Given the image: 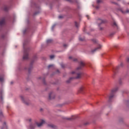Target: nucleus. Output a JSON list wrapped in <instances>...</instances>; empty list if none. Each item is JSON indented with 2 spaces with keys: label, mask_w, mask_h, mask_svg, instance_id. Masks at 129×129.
<instances>
[{
  "label": "nucleus",
  "mask_w": 129,
  "mask_h": 129,
  "mask_svg": "<svg viewBox=\"0 0 129 129\" xmlns=\"http://www.w3.org/2000/svg\"><path fill=\"white\" fill-rule=\"evenodd\" d=\"M84 66H85V62H83L82 61H81L80 62V63H79V67H78L77 68V70H76V72H73L72 73V74H74L75 73H76V74H77L76 77H75V78H73V77L70 78L69 79V80L67 81V83H70V82L72 80V79H74V78H76V79H80V78H81V77H82V75L83 74V73H82V72H79L78 71L79 70H81V69H82V68H83L84 67Z\"/></svg>",
  "instance_id": "obj_1"
},
{
  "label": "nucleus",
  "mask_w": 129,
  "mask_h": 129,
  "mask_svg": "<svg viewBox=\"0 0 129 129\" xmlns=\"http://www.w3.org/2000/svg\"><path fill=\"white\" fill-rule=\"evenodd\" d=\"M44 123H45V120L44 119L41 120L40 123H38V122H36L34 123H31L29 124L28 129H35L37 126L40 127L42 126Z\"/></svg>",
  "instance_id": "obj_2"
},
{
  "label": "nucleus",
  "mask_w": 129,
  "mask_h": 129,
  "mask_svg": "<svg viewBox=\"0 0 129 129\" xmlns=\"http://www.w3.org/2000/svg\"><path fill=\"white\" fill-rule=\"evenodd\" d=\"M23 60H28L29 59V48L26 47V42L23 43Z\"/></svg>",
  "instance_id": "obj_3"
},
{
  "label": "nucleus",
  "mask_w": 129,
  "mask_h": 129,
  "mask_svg": "<svg viewBox=\"0 0 129 129\" xmlns=\"http://www.w3.org/2000/svg\"><path fill=\"white\" fill-rule=\"evenodd\" d=\"M122 67H123V63L121 62L120 65L116 68H114L113 69L112 72H113V78L116 75V73H117V71L118 70V69L122 68Z\"/></svg>",
  "instance_id": "obj_4"
},
{
  "label": "nucleus",
  "mask_w": 129,
  "mask_h": 129,
  "mask_svg": "<svg viewBox=\"0 0 129 129\" xmlns=\"http://www.w3.org/2000/svg\"><path fill=\"white\" fill-rule=\"evenodd\" d=\"M118 88L117 87L115 88L113 90H112L109 96V101H111V99L114 97V93L117 91Z\"/></svg>",
  "instance_id": "obj_5"
},
{
  "label": "nucleus",
  "mask_w": 129,
  "mask_h": 129,
  "mask_svg": "<svg viewBox=\"0 0 129 129\" xmlns=\"http://www.w3.org/2000/svg\"><path fill=\"white\" fill-rule=\"evenodd\" d=\"M102 48V45L100 44H98L97 48H95L94 50L91 51L92 53H95L96 51H98V50H100Z\"/></svg>",
  "instance_id": "obj_6"
},
{
  "label": "nucleus",
  "mask_w": 129,
  "mask_h": 129,
  "mask_svg": "<svg viewBox=\"0 0 129 129\" xmlns=\"http://www.w3.org/2000/svg\"><path fill=\"white\" fill-rule=\"evenodd\" d=\"M55 98V94L53 92H50L49 94V99H54Z\"/></svg>",
  "instance_id": "obj_7"
},
{
  "label": "nucleus",
  "mask_w": 129,
  "mask_h": 129,
  "mask_svg": "<svg viewBox=\"0 0 129 129\" xmlns=\"http://www.w3.org/2000/svg\"><path fill=\"white\" fill-rule=\"evenodd\" d=\"M84 89H85V87L82 86L79 90V92H80V93H81V92H83Z\"/></svg>",
  "instance_id": "obj_8"
},
{
  "label": "nucleus",
  "mask_w": 129,
  "mask_h": 129,
  "mask_svg": "<svg viewBox=\"0 0 129 129\" xmlns=\"http://www.w3.org/2000/svg\"><path fill=\"white\" fill-rule=\"evenodd\" d=\"M118 11H119L120 12H121V13L122 14H125L126 13H129V10H127L126 12L125 11H123V10H122V8H119L118 9Z\"/></svg>",
  "instance_id": "obj_9"
},
{
  "label": "nucleus",
  "mask_w": 129,
  "mask_h": 129,
  "mask_svg": "<svg viewBox=\"0 0 129 129\" xmlns=\"http://www.w3.org/2000/svg\"><path fill=\"white\" fill-rule=\"evenodd\" d=\"M20 98H21V100L23 101L24 103L26 104V105H29V102L25 101V99H24V97L23 96H21Z\"/></svg>",
  "instance_id": "obj_10"
},
{
  "label": "nucleus",
  "mask_w": 129,
  "mask_h": 129,
  "mask_svg": "<svg viewBox=\"0 0 129 129\" xmlns=\"http://www.w3.org/2000/svg\"><path fill=\"white\" fill-rule=\"evenodd\" d=\"M5 19L3 18L1 21H0V26H4L5 25Z\"/></svg>",
  "instance_id": "obj_11"
},
{
  "label": "nucleus",
  "mask_w": 129,
  "mask_h": 129,
  "mask_svg": "<svg viewBox=\"0 0 129 129\" xmlns=\"http://www.w3.org/2000/svg\"><path fill=\"white\" fill-rule=\"evenodd\" d=\"M97 23H98V26H100L101 24H103V23H104V20H102L101 19H98L97 20Z\"/></svg>",
  "instance_id": "obj_12"
},
{
  "label": "nucleus",
  "mask_w": 129,
  "mask_h": 129,
  "mask_svg": "<svg viewBox=\"0 0 129 129\" xmlns=\"http://www.w3.org/2000/svg\"><path fill=\"white\" fill-rule=\"evenodd\" d=\"M32 69H33V65L32 64V62L30 63V66L29 67V68L28 69V71L29 72V73H30L31 72V71H32Z\"/></svg>",
  "instance_id": "obj_13"
},
{
  "label": "nucleus",
  "mask_w": 129,
  "mask_h": 129,
  "mask_svg": "<svg viewBox=\"0 0 129 129\" xmlns=\"http://www.w3.org/2000/svg\"><path fill=\"white\" fill-rule=\"evenodd\" d=\"M48 126H49V127H50L51 128H56V125L53 124H48Z\"/></svg>",
  "instance_id": "obj_14"
},
{
  "label": "nucleus",
  "mask_w": 129,
  "mask_h": 129,
  "mask_svg": "<svg viewBox=\"0 0 129 129\" xmlns=\"http://www.w3.org/2000/svg\"><path fill=\"white\" fill-rule=\"evenodd\" d=\"M3 10L5 12H8V11H9V7H8V6H4L3 8Z\"/></svg>",
  "instance_id": "obj_15"
},
{
  "label": "nucleus",
  "mask_w": 129,
  "mask_h": 129,
  "mask_svg": "<svg viewBox=\"0 0 129 129\" xmlns=\"http://www.w3.org/2000/svg\"><path fill=\"white\" fill-rule=\"evenodd\" d=\"M46 42L47 44H49L50 43H52V42H53V40L52 39H48L46 40Z\"/></svg>",
  "instance_id": "obj_16"
},
{
  "label": "nucleus",
  "mask_w": 129,
  "mask_h": 129,
  "mask_svg": "<svg viewBox=\"0 0 129 129\" xmlns=\"http://www.w3.org/2000/svg\"><path fill=\"white\" fill-rule=\"evenodd\" d=\"M54 67V65L53 64H50L48 66V69H50V68H52Z\"/></svg>",
  "instance_id": "obj_17"
},
{
  "label": "nucleus",
  "mask_w": 129,
  "mask_h": 129,
  "mask_svg": "<svg viewBox=\"0 0 129 129\" xmlns=\"http://www.w3.org/2000/svg\"><path fill=\"white\" fill-rule=\"evenodd\" d=\"M55 27H56V24H53V25H52V27H51V30H52V31H53L54 28H55Z\"/></svg>",
  "instance_id": "obj_18"
},
{
  "label": "nucleus",
  "mask_w": 129,
  "mask_h": 129,
  "mask_svg": "<svg viewBox=\"0 0 129 129\" xmlns=\"http://www.w3.org/2000/svg\"><path fill=\"white\" fill-rule=\"evenodd\" d=\"M39 79H42V81L43 82V83H44V84H46V83L45 82V79L42 78V77H40V78H39Z\"/></svg>",
  "instance_id": "obj_19"
},
{
  "label": "nucleus",
  "mask_w": 129,
  "mask_h": 129,
  "mask_svg": "<svg viewBox=\"0 0 129 129\" xmlns=\"http://www.w3.org/2000/svg\"><path fill=\"white\" fill-rule=\"evenodd\" d=\"M74 3H76L77 5L79 4V1L78 0H74Z\"/></svg>",
  "instance_id": "obj_20"
},
{
  "label": "nucleus",
  "mask_w": 129,
  "mask_h": 129,
  "mask_svg": "<svg viewBox=\"0 0 129 129\" xmlns=\"http://www.w3.org/2000/svg\"><path fill=\"white\" fill-rule=\"evenodd\" d=\"M79 39L80 40V41H84V40H85V39L84 38H81V37H79Z\"/></svg>",
  "instance_id": "obj_21"
},
{
  "label": "nucleus",
  "mask_w": 129,
  "mask_h": 129,
  "mask_svg": "<svg viewBox=\"0 0 129 129\" xmlns=\"http://www.w3.org/2000/svg\"><path fill=\"white\" fill-rule=\"evenodd\" d=\"M75 26L77 28H78L79 27V24L77 23L76 22H75Z\"/></svg>",
  "instance_id": "obj_22"
},
{
  "label": "nucleus",
  "mask_w": 129,
  "mask_h": 129,
  "mask_svg": "<svg viewBox=\"0 0 129 129\" xmlns=\"http://www.w3.org/2000/svg\"><path fill=\"white\" fill-rule=\"evenodd\" d=\"M54 57H55V56L54 55H51L50 56V59H54Z\"/></svg>",
  "instance_id": "obj_23"
},
{
  "label": "nucleus",
  "mask_w": 129,
  "mask_h": 129,
  "mask_svg": "<svg viewBox=\"0 0 129 129\" xmlns=\"http://www.w3.org/2000/svg\"><path fill=\"white\" fill-rule=\"evenodd\" d=\"M102 1L101 0H97V4H100V3H102Z\"/></svg>",
  "instance_id": "obj_24"
},
{
  "label": "nucleus",
  "mask_w": 129,
  "mask_h": 129,
  "mask_svg": "<svg viewBox=\"0 0 129 129\" xmlns=\"http://www.w3.org/2000/svg\"><path fill=\"white\" fill-rule=\"evenodd\" d=\"M60 66L62 68H65V64H63V63H61L60 64Z\"/></svg>",
  "instance_id": "obj_25"
},
{
  "label": "nucleus",
  "mask_w": 129,
  "mask_h": 129,
  "mask_svg": "<svg viewBox=\"0 0 129 129\" xmlns=\"http://www.w3.org/2000/svg\"><path fill=\"white\" fill-rule=\"evenodd\" d=\"M0 81L3 82L4 81V78L0 77Z\"/></svg>",
  "instance_id": "obj_26"
},
{
  "label": "nucleus",
  "mask_w": 129,
  "mask_h": 129,
  "mask_svg": "<svg viewBox=\"0 0 129 129\" xmlns=\"http://www.w3.org/2000/svg\"><path fill=\"white\" fill-rule=\"evenodd\" d=\"M92 41L93 42V43H97V40H96V39H93Z\"/></svg>",
  "instance_id": "obj_27"
},
{
  "label": "nucleus",
  "mask_w": 129,
  "mask_h": 129,
  "mask_svg": "<svg viewBox=\"0 0 129 129\" xmlns=\"http://www.w3.org/2000/svg\"><path fill=\"white\" fill-rule=\"evenodd\" d=\"M113 26H115L116 27H117V24H116V23L115 22H113Z\"/></svg>",
  "instance_id": "obj_28"
},
{
  "label": "nucleus",
  "mask_w": 129,
  "mask_h": 129,
  "mask_svg": "<svg viewBox=\"0 0 129 129\" xmlns=\"http://www.w3.org/2000/svg\"><path fill=\"white\" fill-rule=\"evenodd\" d=\"M126 62L127 63H129V57H127V58H126Z\"/></svg>",
  "instance_id": "obj_29"
},
{
  "label": "nucleus",
  "mask_w": 129,
  "mask_h": 129,
  "mask_svg": "<svg viewBox=\"0 0 129 129\" xmlns=\"http://www.w3.org/2000/svg\"><path fill=\"white\" fill-rule=\"evenodd\" d=\"M67 119H68V120H72V118H67Z\"/></svg>",
  "instance_id": "obj_30"
},
{
  "label": "nucleus",
  "mask_w": 129,
  "mask_h": 129,
  "mask_svg": "<svg viewBox=\"0 0 129 129\" xmlns=\"http://www.w3.org/2000/svg\"><path fill=\"white\" fill-rule=\"evenodd\" d=\"M99 8H100V7L98 5L96 7V9H97V10H98V9H99Z\"/></svg>",
  "instance_id": "obj_31"
},
{
  "label": "nucleus",
  "mask_w": 129,
  "mask_h": 129,
  "mask_svg": "<svg viewBox=\"0 0 129 129\" xmlns=\"http://www.w3.org/2000/svg\"><path fill=\"white\" fill-rule=\"evenodd\" d=\"M3 112H0V116H3Z\"/></svg>",
  "instance_id": "obj_32"
},
{
  "label": "nucleus",
  "mask_w": 129,
  "mask_h": 129,
  "mask_svg": "<svg viewBox=\"0 0 129 129\" xmlns=\"http://www.w3.org/2000/svg\"><path fill=\"white\" fill-rule=\"evenodd\" d=\"M73 61H74L75 62L77 61V59L76 58H73Z\"/></svg>",
  "instance_id": "obj_33"
},
{
  "label": "nucleus",
  "mask_w": 129,
  "mask_h": 129,
  "mask_svg": "<svg viewBox=\"0 0 129 129\" xmlns=\"http://www.w3.org/2000/svg\"><path fill=\"white\" fill-rule=\"evenodd\" d=\"M4 127H7V125L6 124V122L4 123Z\"/></svg>",
  "instance_id": "obj_34"
},
{
  "label": "nucleus",
  "mask_w": 129,
  "mask_h": 129,
  "mask_svg": "<svg viewBox=\"0 0 129 129\" xmlns=\"http://www.w3.org/2000/svg\"><path fill=\"white\" fill-rule=\"evenodd\" d=\"M62 18H63V17L62 16H58L59 19H62Z\"/></svg>",
  "instance_id": "obj_35"
},
{
  "label": "nucleus",
  "mask_w": 129,
  "mask_h": 129,
  "mask_svg": "<svg viewBox=\"0 0 129 129\" xmlns=\"http://www.w3.org/2000/svg\"><path fill=\"white\" fill-rule=\"evenodd\" d=\"M86 17L87 18L88 20H89V16L87 15Z\"/></svg>",
  "instance_id": "obj_36"
},
{
  "label": "nucleus",
  "mask_w": 129,
  "mask_h": 129,
  "mask_svg": "<svg viewBox=\"0 0 129 129\" xmlns=\"http://www.w3.org/2000/svg\"><path fill=\"white\" fill-rule=\"evenodd\" d=\"M100 31H102V30H103V28L100 27Z\"/></svg>",
  "instance_id": "obj_37"
},
{
  "label": "nucleus",
  "mask_w": 129,
  "mask_h": 129,
  "mask_svg": "<svg viewBox=\"0 0 129 129\" xmlns=\"http://www.w3.org/2000/svg\"><path fill=\"white\" fill-rule=\"evenodd\" d=\"M63 47H67V44H64Z\"/></svg>",
  "instance_id": "obj_38"
},
{
  "label": "nucleus",
  "mask_w": 129,
  "mask_h": 129,
  "mask_svg": "<svg viewBox=\"0 0 129 129\" xmlns=\"http://www.w3.org/2000/svg\"><path fill=\"white\" fill-rule=\"evenodd\" d=\"M37 58V56H34V58L33 59H36Z\"/></svg>",
  "instance_id": "obj_39"
},
{
  "label": "nucleus",
  "mask_w": 129,
  "mask_h": 129,
  "mask_svg": "<svg viewBox=\"0 0 129 129\" xmlns=\"http://www.w3.org/2000/svg\"><path fill=\"white\" fill-rule=\"evenodd\" d=\"M69 59H73L72 56H70V57H69Z\"/></svg>",
  "instance_id": "obj_40"
},
{
  "label": "nucleus",
  "mask_w": 129,
  "mask_h": 129,
  "mask_svg": "<svg viewBox=\"0 0 129 129\" xmlns=\"http://www.w3.org/2000/svg\"><path fill=\"white\" fill-rule=\"evenodd\" d=\"M29 121H30V122L32 121V119H29Z\"/></svg>",
  "instance_id": "obj_41"
},
{
  "label": "nucleus",
  "mask_w": 129,
  "mask_h": 129,
  "mask_svg": "<svg viewBox=\"0 0 129 129\" xmlns=\"http://www.w3.org/2000/svg\"><path fill=\"white\" fill-rule=\"evenodd\" d=\"M83 31H84V32H85V28H84Z\"/></svg>",
  "instance_id": "obj_42"
},
{
  "label": "nucleus",
  "mask_w": 129,
  "mask_h": 129,
  "mask_svg": "<svg viewBox=\"0 0 129 129\" xmlns=\"http://www.w3.org/2000/svg\"><path fill=\"white\" fill-rule=\"evenodd\" d=\"M1 99H3V96H1Z\"/></svg>",
  "instance_id": "obj_43"
},
{
  "label": "nucleus",
  "mask_w": 129,
  "mask_h": 129,
  "mask_svg": "<svg viewBox=\"0 0 129 129\" xmlns=\"http://www.w3.org/2000/svg\"><path fill=\"white\" fill-rule=\"evenodd\" d=\"M85 124L86 125V124H87V123H85Z\"/></svg>",
  "instance_id": "obj_44"
},
{
  "label": "nucleus",
  "mask_w": 129,
  "mask_h": 129,
  "mask_svg": "<svg viewBox=\"0 0 129 129\" xmlns=\"http://www.w3.org/2000/svg\"><path fill=\"white\" fill-rule=\"evenodd\" d=\"M57 72H59V70H57Z\"/></svg>",
  "instance_id": "obj_45"
},
{
  "label": "nucleus",
  "mask_w": 129,
  "mask_h": 129,
  "mask_svg": "<svg viewBox=\"0 0 129 129\" xmlns=\"http://www.w3.org/2000/svg\"><path fill=\"white\" fill-rule=\"evenodd\" d=\"M11 84H13V82H11Z\"/></svg>",
  "instance_id": "obj_46"
},
{
  "label": "nucleus",
  "mask_w": 129,
  "mask_h": 129,
  "mask_svg": "<svg viewBox=\"0 0 129 129\" xmlns=\"http://www.w3.org/2000/svg\"><path fill=\"white\" fill-rule=\"evenodd\" d=\"M2 38H4V36H2Z\"/></svg>",
  "instance_id": "obj_47"
}]
</instances>
